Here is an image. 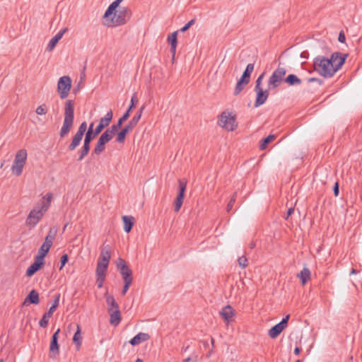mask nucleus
<instances>
[{"instance_id": "9", "label": "nucleus", "mask_w": 362, "mask_h": 362, "mask_svg": "<svg viewBox=\"0 0 362 362\" xmlns=\"http://www.w3.org/2000/svg\"><path fill=\"white\" fill-rule=\"evenodd\" d=\"M187 183V180L185 179L178 180V193L174 202V211L175 212H178L180 210L183 204Z\"/></svg>"}, {"instance_id": "21", "label": "nucleus", "mask_w": 362, "mask_h": 362, "mask_svg": "<svg viewBox=\"0 0 362 362\" xmlns=\"http://www.w3.org/2000/svg\"><path fill=\"white\" fill-rule=\"evenodd\" d=\"M73 124L74 121L64 119L63 124L59 132V136L61 138H64L66 136H67L71 131Z\"/></svg>"}, {"instance_id": "38", "label": "nucleus", "mask_w": 362, "mask_h": 362, "mask_svg": "<svg viewBox=\"0 0 362 362\" xmlns=\"http://www.w3.org/2000/svg\"><path fill=\"white\" fill-rule=\"evenodd\" d=\"M105 144L106 143L99 138L93 153L95 155L100 154L103 151H104L105 148Z\"/></svg>"}, {"instance_id": "41", "label": "nucleus", "mask_w": 362, "mask_h": 362, "mask_svg": "<svg viewBox=\"0 0 362 362\" xmlns=\"http://www.w3.org/2000/svg\"><path fill=\"white\" fill-rule=\"evenodd\" d=\"M98 135V132L94 130V133L86 132L83 143L90 146L91 141Z\"/></svg>"}, {"instance_id": "56", "label": "nucleus", "mask_w": 362, "mask_h": 362, "mask_svg": "<svg viewBox=\"0 0 362 362\" xmlns=\"http://www.w3.org/2000/svg\"><path fill=\"white\" fill-rule=\"evenodd\" d=\"M124 286H123V288L122 290V296H124L127 291L129 290V286H131L132 283V281H124Z\"/></svg>"}, {"instance_id": "17", "label": "nucleus", "mask_w": 362, "mask_h": 362, "mask_svg": "<svg viewBox=\"0 0 362 362\" xmlns=\"http://www.w3.org/2000/svg\"><path fill=\"white\" fill-rule=\"evenodd\" d=\"M220 315L225 322L228 323L235 315V310L230 305L224 306L220 311Z\"/></svg>"}, {"instance_id": "58", "label": "nucleus", "mask_w": 362, "mask_h": 362, "mask_svg": "<svg viewBox=\"0 0 362 362\" xmlns=\"http://www.w3.org/2000/svg\"><path fill=\"white\" fill-rule=\"evenodd\" d=\"M105 279V276H96V284L98 288H101L103 286Z\"/></svg>"}, {"instance_id": "29", "label": "nucleus", "mask_w": 362, "mask_h": 362, "mask_svg": "<svg viewBox=\"0 0 362 362\" xmlns=\"http://www.w3.org/2000/svg\"><path fill=\"white\" fill-rule=\"evenodd\" d=\"M109 264L107 262H103L98 261L97 267L95 270L96 276H105L107 269Z\"/></svg>"}, {"instance_id": "47", "label": "nucleus", "mask_w": 362, "mask_h": 362, "mask_svg": "<svg viewBox=\"0 0 362 362\" xmlns=\"http://www.w3.org/2000/svg\"><path fill=\"white\" fill-rule=\"evenodd\" d=\"M121 128V126L119 124H115L112 125L110 127L107 128L106 130L112 136L116 134V132Z\"/></svg>"}, {"instance_id": "5", "label": "nucleus", "mask_w": 362, "mask_h": 362, "mask_svg": "<svg viewBox=\"0 0 362 362\" xmlns=\"http://www.w3.org/2000/svg\"><path fill=\"white\" fill-rule=\"evenodd\" d=\"M27 157L28 153L24 148L20 149L16 153L14 161L11 167L12 173L16 176L18 177L22 175L23 168L26 163Z\"/></svg>"}, {"instance_id": "11", "label": "nucleus", "mask_w": 362, "mask_h": 362, "mask_svg": "<svg viewBox=\"0 0 362 362\" xmlns=\"http://www.w3.org/2000/svg\"><path fill=\"white\" fill-rule=\"evenodd\" d=\"M116 266L124 281H133L132 271L124 259L118 258L116 261Z\"/></svg>"}, {"instance_id": "20", "label": "nucleus", "mask_w": 362, "mask_h": 362, "mask_svg": "<svg viewBox=\"0 0 362 362\" xmlns=\"http://www.w3.org/2000/svg\"><path fill=\"white\" fill-rule=\"evenodd\" d=\"M150 338L151 337L148 334L139 332L129 341V343L132 346H136L141 344V342L148 341Z\"/></svg>"}, {"instance_id": "44", "label": "nucleus", "mask_w": 362, "mask_h": 362, "mask_svg": "<svg viewBox=\"0 0 362 362\" xmlns=\"http://www.w3.org/2000/svg\"><path fill=\"white\" fill-rule=\"evenodd\" d=\"M35 112L38 115H44L47 112V108L45 104H42L36 108Z\"/></svg>"}, {"instance_id": "34", "label": "nucleus", "mask_w": 362, "mask_h": 362, "mask_svg": "<svg viewBox=\"0 0 362 362\" xmlns=\"http://www.w3.org/2000/svg\"><path fill=\"white\" fill-rule=\"evenodd\" d=\"M300 278L302 284L304 285L310 278V271L307 267L303 269V270L297 275Z\"/></svg>"}, {"instance_id": "50", "label": "nucleus", "mask_w": 362, "mask_h": 362, "mask_svg": "<svg viewBox=\"0 0 362 362\" xmlns=\"http://www.w3.org/2000/svg\"><path fill=\"white\" fill-rule=\"evenodd\" d=\"M236 195H237V192H234L232 197L230 198V199L226 206V211L228 212H229L232 209V208L233 206V204L235 202Z\"/></svg>"}, {"instance_id": "24", "label": "nucleus", "mask_w": 362, "mask_h": 362, "mask_svg": "<svg viewBox=\"0 0 362 362\" xmlns=\"http://www.w3.org/2000/svg\"><path fill=\"white\" fill-rule=\"evenodd\" d=\"M134 218L132 216H122V221L124 224V230L129 233L134 224Z\"/></svg>"}, {"instance_id": "33", "label": "nucleus", "mask_w": 362, "mask_h": 362, "mask_svg": "<svg viewBox=\"0 0 362 362\" xmlns=\"http://www.w3.org/2000/svg\"><path fill=\"white\" fill-rule=\"evenodd\" d=\"M83 139V136L78 134L76 133V134L74 136L71 142L68 146V149L70 151H73L76 148V147L80 144L81 140Z\"/></svg>"}, {"instance_id": "42", "label": "nucleus", "mask_w": 362, "mask_h": 362, "mask_svg": "<svg viewBox=\"0 0 362 362\" xmlns=\"http://www.w3.org/2000/svg\"><path fill=\"white\" fill-rule=\"evenodd\" d=\"M52 317L50 315H47V313H44L42 317L39 322V325L41 327H46L48 325L49 319Z\"/></svg>"}, {"instance_id": "31", "label": "nucleus", "mask_w": 362, "mask_h": 362, "mask_svg": "<svg viewBox=\"0 0 362 362\" xmlns=\"http://www.w3.org/2000/svg\"><path fill=\"white\" fill-rule=\"evenodd\" d=\"M284 82L286 83L288 86H298L301 84L302 81L296 75L291 74H288L285 78Z\"/></svg>"}, {"instance_id": "45", "label": "nucleus", "mask_w": 362, "mask_h": 362, "mask_svg": "<svg viewBox=\"0 0 362 362\" xmlns=\"http://www.w3.org/2000/svg\"><path fill=\"white\" fill-rule=\"evenodd\" d=\"M238 262L239 266L243 269H245L248 266V260L245 256L240 257L238 259Z\"/></svg>"}, {"instance_id": "39", "label": "nucleus", "mask_w": 362, "mask_h": 362, "mask_svg": "<svg viewBox=\"0 0 362 362\" xmlns=\"http://www.w3.org/2000/svg\"><path fill=\"white\" fill-rule=\"evenodd\" d=\"M51 247L52 246L49 245V244H46V243H43V244L41 245V247H40V249L38 250L37 256L41 257L42 259H45V257L49 252Z\"/></svg>"}, {"instance_id": "6", "label": "nucleus", "mask_w": 362, "mask_h": 362, "mask_svg": "<svg viewBox=\"0 0 362 362\" xmlns=\"http://www.w3.org/2000/svg\"><path fill=\"white\" fill-rule=\"evenodd\" d=\"M218 124L228 131H233L238 127L235 116L227 112H223L221 113L218 120Z\"/></svg>"}, {"instance_id": "2", "label": "nucleus", "mask_w": 362, "mask_h": 362, "mask_svg": "<svg viewBox=\"0 0 362 362\" xmlns=\"http://www.w3.org/2000/svg\"><path fill=\"white\" fill-rule=\"evenodd\" d=\"M132 16L129 8L121 6L116 10L111 17L103 18L105 25L113 28L126 24Z\"/></svg>"}, {"instance_id": "48", "label": "nucleus", "mask_w": 362, "mask_h": 362, "mask_svg": "<svg viewBox=\"0 0 362 362\" xmlns=\"http://www.w3.org/2000/svg\"><path fill=\"white\" fill-rule=\"evenodd\" d=\"M138 102V99L136 93H134L131 98V104L129 106L127 111L131 112L132 110L135 107L136 103Z\"/></svg>"}, {"instance_id": "57", "label": "nucleus", "mask_w": 362, "mask_h": 362, "mask_svg": "<svg viewBox=\"0 0 362 362\" xmlns=\"http://www.w3.org/2000/svg\"><path fill=\"white\" fill-rule=\"evenodd\" d=\"M112 117H113L112 110H110V111H108L107 112V114L105 115V117H103L102 119L103 120H105V122H108V124H110L112 119Z\"/></svg>"}, {"instance_id": "35", "label": "nucleus", "mask_w": 362, "mask_h": 362, "mask_svg": "<svg viewBox=\"0 0 362 362\" xmlns=\"http://www.w3.org/2000/svg\"><path fill=\"white\" fill-rule=\"evenodd\" d=\"M276 136L274 134H269L267 137L262 139L259 142V149L264 150L267 148L269 144H270L273 140H274Z\"/></svg>"}, {"instance_id": "18", "label": "nucleus", "mask_w": 362, "mask_h": 362, "mask_svg": "<svg viewBox=\"0 0 362 362\" xmlns=\"http://www.w3.org/2000/svg\"><path fill=\"white\" fill-rule=\"evenodd\" d=\"M177 33L178 31H175L172 33L168 37V42L170 45V53L173 55V58H174L176 52V47L177 45Z\"/></svg>"}, {"instance_id": "8", "label": "nucleus", "mask_w": 362, "mask_h": 362, "mask_svg": "<svg viewBox=\"0 0 362 362\" xmlns=\"http://www.w3.org/2000/svg\"><path fill=\"white\" fill-rule=\"evenodd\" d=\"M71 79L68 76H64L59 78L57 83V92L62 99L68 97L71 88Z\"/></svg>"}, {"instance_id": "25", "label": "nucleus", "mask_w": 362, "mask_h": 362, "mask_svg": "<svg viewBox=\"0 0 362 362\" xmlns=\"http://www.w3.org/2000/svg\"><path fill=\"white\" fill-rule=\"evenodd\" d=\"M122 1L123 0H115L112 4H110L103 15V18L111 17L117 8H119V6Z\"/></svg>"}, {"instance_id": "46", "label": "nucleus", "mask_w": 362, "mask_h": 362, "mask_svg": "<svg viewBox=\"0 0 362 362\" xmlns=\"http://www.w3.org/2000/svg\"><path fill=\"white\" fill-rule=\"evenodd\" d=\"M99 138L107 144L113 138V136L107 130H105Z\"/></svg>"}, {"instance_id": "30", "label": "nucleus", "mask_w": 362, "mask_h": 362, "mask_svg": "<svg viewBox=\"0 0 362 362\" xmlns=\"http://www.w3.org/2000/svg\"><path fill=\"white\" fill-rule=\"evenodd\" d=\"M254 66H255L254 64H252V63L248 64L246 66V69L243 71L240 79L249 83L250 80L251 74L252 73V71L254 70Z\"/></svg>"}, {"instance_id": "63", "label": "nucleus", "mask_w": 362, "mask_h": 362, "mask_svg": "<svg viewBox=\"0 0 362 362\" xmlns=\"http://www.w3.org/2000/svg\"><path fill=\"white\" fill-rule=\"evenodd\" d=\"M338 40L341 42V43H344L346 41V36H345V34L343 31H341L339 34V37H338Z\"/></svg>"}, {"instance_id": "43", "label": "nucleus", "mask_w": 362, "mask_h": 362, "mask_svg": "<svg viewBox=\"0 0 362 362\" xmlns=\"http://www.w3.org/2000/svg\"><path fill=\"white\" fill-rule=\"evenodd\" d=\"M110 124H108V122H105L102 118L100 120L99 124L94 129L98 134H99L105 127H107Z\"/></svg>"}, {"instance_id": "54", "label": "nucleus", "mask_w": 362, "mask_h": 362, "mask_svg": "<svg viewBox=\"0 0 362 362\" xmlns=\"http://www.w3.org/2000/svg\"><path fill=\"white\" fill-rule=\"evenodd\" d=\"M69 261V256L67 254H64L62 257H61V259H60V267H59V269H62V268L65 266V264L68 262Z\"/></svg>"}, {"instance_id": "61", "label": "nucleus", "mask_w": 362, "mask_h": 362, "mask_svg": "<svg viewBox=\"0 0 362 362\" xmlns=\"http://www.w3.org/2000/svg\"><path fill=\"white\" fill-rule=\"evenodd\" d=\"M312 82H317L320 86L323 84V81L322 79L315 77L309 78L308 79V83Z\"/></svg>"}, {"instance_id": "3", "label": "nucleus", "mask_w": 362, "mask_h": 362, "mask_svg": "<svg viewBox=\"0 0 362 362\" xmlns=\"http://www.w3.org/2000/svg\"><path fill=\"white\" fill-rule=\"evenodd\" d=\"M313 68L320 76L325 78H331L335 74L332 69V63L327 57L317 56L313 59Z\"/></svg>"}, {"instance_id": "26", "label": "nucleus", "mask_w": 362, "mask_h": 362, "mask_svg": "<svg viewBox=\"0 0 362 362\" xmlns=\"http://www.w3.org/2000/svg\"><path fill=\"white\" fill-rule=\"evenodd\" d=\"M122 1L123 0H115L112 4H110L103 15V18L111 17L117 8H119V6Z\"/></svg>"}, {"instance_id": "49", "label": "nucleus", "mask_w": 362, "mask_h": 362, "mask_svg": "<svg viewBox=\"0 0 362 362\" xmlns=\"http://www.w3.org/2000/svg\"><path fill=\"white\" fill-rule=\"evenodd\" d=\"M87 129V124L86 122H83L79 126L76 134H80L83 136L84 134L86 132Z\"/></svg>"}, {"instance_id": "23", "label": "nucleus", "mask_w": 362, "mask_h": 362, "mask_svg": "<svg viewBox=\"0 0 362 362\" xmlns=\"http://www.w3.org/2000/svg\"><path fill=\"white\" fill-rule=\"evenodd\" d=\"M105 298L107 305L108 306V311L119 309V305L116 302L113 296L108 294V293L107 292L105 293Z\"/></svg>"}, {"instance_id": "36", "label": "nucleus", "mask_w": 362, "mask_h": 362, "mask_svg": "<svg viewBox=\"0 0 362 362\" xmlns=\"http://www.w3.org/2000/svg\"><path fill=\"white\" fill-rule=\"evenodd\" d=\"M284 329L278 325H275L269 330V336L272 339L276 338Z\"/></svg>"}, {"instance_id": "40", "label": "nucleus", "mask_w": 362, "mask_h": 362, "mask_svg": "<svg viewBox=\"0 0 362 362\" xmlns=\"http://www.w3.org/2000/svg\"><path fill=\"white\" fill-rule=\"evenodd\" d=\"M248 83H246L245 81L241 80V79H239L236 83V86L235 87V90H234V95H238L240 93V92L244 89V88L245 87L246 85H247Z\"/></svg>"}, {"instance_id": "1", "label": "nucleus", "mask_w": 362, "mask_h": 362, "mask_svg": "<svg viewBox=\"0 0 362 362\" xmlns=\"http://www.w3.org/2000/svg\"><path fill=\"white\" fill-rule=\"evenodd\" d=\"M53 195L49 192L42 197L36 206L30 211L25 224L30 228H34L42 218L45 214L49 209Z\"/></svg>"}, {"instance_id": "62", "label": "nucleus", "mask_w": 362, "mask_h": 362, "mask_svg": "<svg viewBox=\"0 0 362 362\" xmlns=\"http://www.w3.org/2000/svg\"><path fill=\"white\" fill-rule=\"evenodd\" d=\"M58 306L59 305H57V304L52 303V306L49 308V310L47 312V315H50L52 316L53 313L54 312V310L57 309V308Z\"/></svg>"}, {"instance_id": "14", "label": "nucleus", "mask_w": 362, "mask_h": 362, "mask_svg": "<svg viewBox=\"0 0 362 362\" xmlns=\"http://www.w3.org/2000/svg\"><path fill=\"white\" fill-rule=\"evenodd\" d=\"M269 89L263 90V88L255 89L256 93V98L255 102V107H258L263 105L269 97Z\"/></svg>"}, {"instance_id": "52", "label": "nucleus", "mask_w": 362, "mask_h": 362, "mask_svg": "<svg viewBox=\"0 0 362 362\" xmlns=\"http://www.w3.org/2000/svg\"><path fill=\"white\" fill-rule=\"evenodd\" d=\"M264 74H265V73L263 72L261 75L259 76V77L257 78V79L255 81V89L262 88V80L264 78Z\"/></svg>"}, {"instance_id": "12", "label": "nucleus", "mask_w": 362, "mask_h": 362, "mask_svg": "<svg viewBox=\"0 0 362 362\" xmlns=\"http://www.w3.org/2000/svg\"><path fill=\"white\" fill-rule=\"evenodd\" d=\"M60 329H58L52 336L49 356L51 358H55L59 354V345L58 344Z\"/></svg>"}, {"instance_id": "32", "label": "nucleus", "mask_w": 362, "mask_h": 362, "mask_svg": "<svg viewBox=\"0 0 362 362\" xmlns=\"http://www.w3.org/2000/svg\"><path fill=\"white\" fill-rule=\"evenodd\" d=\"M73 341L76 346V349L79 350L82 343L81 330L79 325H77V329L74 335Z\"/></svg>"}, {"instance_id": "60", "label": "nucleus", "mask_w": 362, "mask_h": 362, "mask_svg": "<svg viewBox=\"0 0 362 362\" xmlns=\"http://www.w3.org/2000/svg\"><path fill=\"white\" fill-rule=\"evenodd\" d=\"M333 192L335 197H338L339 194V185L338 182H336L333 187Z\"/></svg>"}, {"instance_id": "59", "label": "nucleus", "mask_w": 362, "mask_h": 362, "mask_svg": "<svg viewBox=\"0 0 362 362\" xmlns=\"http://www.w3.org/2000/svg\"><path fill=\"white\" fill-rule=\"evenodd\" d=\"M57 233V228L56 227H52L49 228L48 234L47 235L49 236L50 238H56Z\"/></svg>"}, {"instance_id": "22", "label": "nucleus", "mask_w": 362, "mask_h": 362, "mask_svg": "<svg viewBox=\"0 0 362 362\" xmlns=\"http://www.w3.org/2000/svg\"><path fill=\"white\" fill-rule=\"evenodd\" d=\"M27 302L34 305H37L39 303V293H37V291L33 289L29 292L23 302V305H25Z\"/></svg>"}, {"instance_id": "15", "label": "nucleus", "mask_w": 362, "mask_h": 362, "mask_svg": "<svg viewBox=\"0 0 362 362\" xmlns=\"http://www.w3.org/2000/svg\"><path fill=\"white\" fill-rule=\"evenodd\" d=\"M74 105L75 103L73 100H68L66 101L64 119L74 121Z\"/></svg>"}, {"instance_id": "28", "label": "nucleus", "mask_w": 362, "mask_h": 362, "mask_svg": "<svg viewBox=\"0 0 362 362\" xmlns=\"http://www.w3.org/2000/svg\"><path fill=\"white\" fill-rule=\"evenodd\" d=\"M108 313L110 315V324L115 326L118 325L121 321V313L119 309L108 311Z\"/></svg>"}, {"instance_id": "37", "label": "nucleus", "mask_w": 362, "mask_h": 362, "mask_svg": "<svg viewBox=\"0 0 362 362\" xmlns=\"http://www.w3.org/2000/svg\"><path fill=\"white\" fill-rule=\"evenodd\" d=\"M90 148V146L83 143V146L78 151V157L77 158V160H82L88 154Z\"/></svg>"}, {"instance_id": "16", "label": "nucleus", "mask_w": 362, "mask_h": 362, "mask_svg": "<svg viewBox=\"0 0 362 362\" xmlns=\"http://www.w3.org/2000/svg\"><path fill=\"white\" fill-rule=\"evenodd\" d=\"M110 259H111L110 246L109 245L103 244L101 247L100 257L98 261L103 262H107V264H109Z\"/></svg>"}, {"instance_id": "53", "label": "nucleus", "mask_w": 362, "mask_h": 362, "mask_svg": "<svg viewBox=\"0 0 362 362\" xmlns=\"http://www.w3.org/2000/svg\"><path fill=\"white\" fill-rule=\"evenodd\" d=\"M194 23H195V18H193L191 21H189L187 23H186L182 28H181L180 29V31L182 32V33L187 31Z\"/></svg>"}, {"instance_id": "55", "label": "nucleus", "mask_w": 362, "mask_h": 362, "mask_svg": "<svg viewBox=\"0 0 362 362\" xmlns=\"http://www.w3.org/2000/svg\"><path fill=\"white\" fill-rule=\"evenodd\" d=\"M290 315H287L285 317H284L280 322L278 323V325L284 329L288 325V322L289 320Z\"/></svg>"}, {"instance_id": "64", "label": "nucleus", "mask_w": 362, "mask_h": 362, "mask_svg": "<svg viewBox=\"0 0 362 362\" xmlns=\"http://www.w3.org/2000/svg\"><path fill=\"white\" fill-rule=\"evenodd\" d=\"M55 238H50L49 236L47 235L45 237V243L46 244H49V245L52 246V244H53V241L54 240Z\"/></svg>"}, {"instance_id": "7", "label": "nucleus", "mask_w": 362, "mask_h": 362, "mask_svg": "<svg viewBox=\"0 0 362 362\" xmlns=\"http://www.w3.org/2000/svg\"><path fill=\"white\" fill-rule=\"evenodd\" d=\"M286 74V70L284 67L278 68L272 73L268 81V89L272 90L276 88L284 80V77Z\"/></svg>"}, {"instance_id": "4", "label": "nucleus", "mask_w": 362, "mask_h": 362, "mask_svg": "<svg viewBox=\"0 0 362 362\" xmlns=\"http://www.w3.org/2000/svg\"><path fill=\"white\" fill-rule=\"evenodd\" d=\"M145 105H143L137 111L136 115L131 119L127 125L117 134L116 141L118 143H123L125 141L127 134L132 132L133 129L137 125L140 120L143 111L145 109Z\"/></svg>"}, {"instance_id": "19", "label": "nucleus", "mask_w": 362, "mask_h": 362, "mask_svg": "<svg viewBox=\"0 0 362 362\" xmlns=\"http://www.w3.org/2000/svg\"><path fill=\"white\" fill-rule=\"evenodd\" d=\"M67 30L68 28H65L63 30H60L54 37H53L48 43L47 50L49 52L52 51Z\"/></svg>"}, {"instance_id": "10", "label": "nucleus", "mask_w": 362, "mask_h": 362, "mask_svg": "<svg viewBox=\"0 0 362 362\" xmlns=\"http://www.w3.org/2000/svg\"><path fill=\"white\" fill-rule=\"evenodd\" d=\"M347 57L348 54H342L339 52H335L331 54L329 58H328L329 62L332 63L334 74L344 64Z\"/></svg>"}, {"instance_id": "13", "label": "nucleus", "mask_w": 362, "mask_h": 362, "mask_svg": "<svg viewBox=\"0 0 362 362\" xmlns=\"http://www.w3.org/2000/svg\"><path fill=\"white\" fill-rule=\"evenodd\" d=\"M45 264V259L41 257L36 256L33 263L26 270V276L30 277L33 276L37 272L40 270Z\"/></svg>"}, {"instance_id": "27", "label": "nucleus", "mask_w": 362, "mask_h": 362, "mask_svg": "<svg viewBox=\"0 0 362 362\" xmlns=\"http://www.w3.org/2000/svg\"><path fill=\"white\" fill-rule=\"evenodd\" d=\"M122 1L123 0H115L112 4H110L103 15V18L111 17L117 8H119V6Z\"/></svg>"}, {"instance_id": "51", "label": "nucleus", "mask_w": 362, "mask_h": 362, "mask_svg": "<svg viewBox=\"0 0 362 362\" xmlns=\"http://www.w3.org/2000/svg\"><path fill=\"white\" fill-rule=\"evenodd\" d=\"M130 116V112H128V111H126L124 115L118 119L117 121V124H119L121 127L122 125V124L127 120V119Z\"/></svg>"}]
</instances>
